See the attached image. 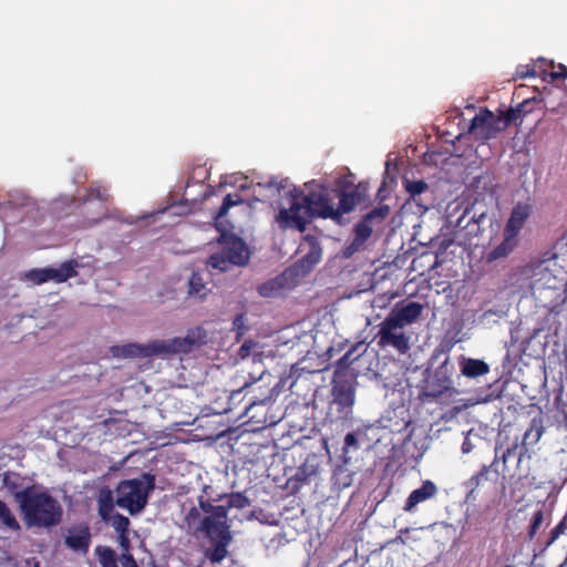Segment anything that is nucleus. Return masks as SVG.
Instances as JSON below:
<instances>
[{"instance_id": "8", "label": "nucleus", "mask_w": 567, "mask_h": 567, "mask_svg": "<svg viewBox=\"0 0 567 567\" xmlns=\"http://www.w3.org/2000/svg\"><path fill=\"white\" fill-rule=\"evenodd\" d=\"M110 197L109 189L104 186L92 185L86 189L79 205L80 214L84 218L81 227H91L106 217Z\"/></svg>"}, {"instance_id": "9", "label": "nucleus", "mask_w": 567, "mask_h": 567, "mask_svg": "<svg viewBox=\"0 0 567 567\" xmlns=\"http://www.w3.org/2000/svg\"><path fill=\"white\" fill-rule=\"evenodd\" d=\"M243 203L244 200L238 194H227L224 197L221 206L214 215L215 227L219 233L217 241L223 245L224 248H249L247 243L234 231V226L230 225V229H228V227L223 221V218L227 215L231 207Z\"/></svg>"}, {"instance_id": "30", "label": "nucleus", "mask_w": 567, "mask_h": 567, "mask_svg": "<svg viewBox=\"0 0 567 567\" xmlns=\"http://www.w3.org/2000/svg\"><path fill=\"white\" fill-rule=\"evenodd\" d=\"M353 482V473L346 465H338L333 470L331 483L334 489L342 491Z\"/></svg>"}, {"instance_id": "44", "label": "nucleus", "mask_w": 567, "mask_h": 567, "mask_svg": "<svg viewBox=\"0 0 567 567\" xmlns=\"http://www.w3.org/2000/svg\"><path fill=\"white\" fill-rule=\"evenodd\" d=\"M247 318L245 313H238L233 320V330L236 332L237 339L239 340L249 330L247 326Z\"/></svg>"}, {"instance_id": "29", "label": "nucleus", "mask_w": 567, "mask_h": 567, "mask_svg": "<svg viewBox=\"0 0 567 567\" xmlns=\"http://www.w3.org/2000/svg\"><path fill=\"white\" fill-rule=\"evenodd\" d=\"M99 515L104 522H109L114 511L113 493L110 488H102L97 497Z\"/></svg>"}, {"instance_id": "19", "label": "nucleus", "mask_w": 567, "mask_h": 567, "mask_svg": "<svg viewBox=\"0 0 567 567\" xmlns=\"http://www.w3.org/2000/svg\"><path fill=\"white\" fill-rule=\"evenodd\" d=\"M529 216V208L526 205L518 204L511 213V216L504 228V243L497 248H506V245L517 237Z\"/></svg>"}, {"instance_id": "55", "label": "nucleus", "mask_w": 567, "mask_h": 567, "mask_svg": "<svg viewBox=\"0 0 567 567\" xmlns=\"http://www.w3.org/2000/svg\"><path fill=\"white\" fill-rule=\"evenodd\" d=\"M457 245H462L461 241H457L456 243ZM480 244L478 243H472L471 240L466 244V243H463V248H478Z\"/></svg>"}, {"instance_id": "21", "label": "nucleus", "mask_w": 567, "mask_h": 567, "mask_svg": "<svg viewBox=\"0 0 567 567\" xmlns=\"http://www.w3.org/2000/svg\"><path fill=\"white\" fill-rule=\"evenodd\" d=\"M423 312V306L416 301H410L406 305H395L394 309L389 313V318L396 321L402 328L415 322Z\"/></svg>"}, {"instance_id": "64", "label": "nucleus", "mask_w": 567, "mask_h": 567, "mask_svg": "<svg viewBox=\"0 0 567 567\" xmlns=\"http://www.w3.org/2000/svg\"><path fill=\"white\" fill-rule=\"evenodd\" d=\"M563 565H567V554H566V557H565V559L563 561Z\"/></svg>"}, {"instance_id": "23", "label": "nucleus", "mask_w": 567, "mask_h": 567, "mask_svg": "<svg viewBox=\"0 0 567 567\" xmlns=\"http://www.w3.org/2000/svg\"><path fill=\"white\" fill-rule=\"evenodd\" d=\"M437 494V486L430 480L423 482L421 487L414 489L405 501L403 511L411 513L421 503L433 498Z\"/></svg>"}, {"instance_id": "14", "label": "nucleus", "mask_w": 567, "mask_h": 567, "mask_svg": "<svg viewBox=\"0 0 567 567\" xmlns=\"http://www.w3.org/2000/svg\"><path fill=\"white\" fill-rule=\"evenodd\" d=\"M207 342V331L202 327H195L187 330L185 337H176L168 340H162L164 354L172 355L177 353H188L195 347Z\"/></svg>"}, {"instance_id": "27", "label": "nucleus", "mask_w": 567, "mask_h": 567, "mask_svg": "<svg viewBox=\"0 0 567 567\" xmlns=\"http://www.w3.org/2000/svg\"><path fill=\"white\" fill-rule=\"evenodd\" d=\"M546 64L545 59H539L535 64L518 65L515 72L516 79H526L540 76L544 80L547 79V69L544 68Z\"/></svg>"}, {"instance_id": "38", "label": "nucleus", "mask_w": 567, "mask_h": 567, "mask_svg": "<svg viewBox=\"0 0 567 567\" xmlns=\"http://www.w3.org/2000/svg\"><path fill=\"white\" fill-rule=\"evenodd\" d=\"M544 523V506L540 505L537 507V509L533 513L530 524L528 526L527 530V537L529 540H533L540 528V526Z\"/></svg>"}, {"instance_id": "11", "label": "nucleus", "mask_w": 567, "mask_h": 567, "mask_svg": "<svg viewBox=\"0 0 567 567\" xmlns=\"http://www.w3.org/2000/svg\"><path fill=\"white\" fill-rule=\"evenodd\" d=\"M274 390L267 389L261 396L254 394L249 398L244 410V415L248 419V422L258 427L271 426L278 422L277 416L270 414V409L274 405Z\"/></svg>"}, {"instance_id": "16", "label": "nucleus", "mask_w": 567, "mask_h": 567, "mask_svg": "<svg viewBox=\"0 0 567 567\" xmlns=\"http://www.w3.org/2000/svg\"><path fill=\"white\" fill-rule=\"evenodd\" d=\"M111 352L116 358H150L165 357L162 340H153L146 344L127 343L113 346Z\"/></svg>"}, {"instance_id": "59", "label": "nucleus", "mask_w": 567, "mask_h": 567, "mask_svg": "<svg viewBox=\"0 0 567 567\" xmlns=\"http://www.w3.org/2000/svg\"><path fill=\"white\" fill-rule=\"evenodd\" d=\"M355 250H343V254H342V257L348 259V258H351L353 256Z\"/></svg>"}, {"instance_id": "32", "label": "nucleus", "mask_w": 567, "mask_h": 567, "mask_svg": "<svg viewBox=\"0 0 567 567\" xmlns=\"http://www.w3.org/2000/svg\"><path fill=\"white\" fill-rule=\"evenodd\" d=\"M109 522H111L113 528L120 534L122 546L128 548L126 534L130 526V519L120 513H113L111 514Z\"/></svg>"}, {"instance_id": "10", "label": "nucleus", "mask_w": 567, "mask_h": 567, "mask_svg": "<svg viewBox=\"0 0 567 567\" xmlns=\"http://www.w3.org/2000/svg\"><path fill=\"white\" fill-rule=\"evenodd\" d=\"M378 327L374 340L379 348H392L400 354H405L410 350V337L396 321L386 317Z\"/></svg>"}, {"instance_id": "60", "label": "nucleus", "mask_w": 567, "mask_h": 567, "mask_svg": "<svg viewBox=\"0 0 567 567\" xmlns=\"http://www.w3.org/2000/svg\"><path fill=\"white\" fill-rule=\"evenodd\" d=\"M249 349V347H247V343L245 342L241 347H240V353L244 355V352H247Z\"/></svg>"}, {"instance_id": "57", "label": "nucleus", "mask_w": 567, "mask_h": 567, "mask_svg": "<svg viewBox=\"0 0 567 567\" xmlns=\"http://www.w3.org/2000/svg\"><path fill=\"white\" fill-rule=\"evenodd\" d=\"M557 245H559L561 248H564V247L567 248V230L564 234V236L559 239Z\"/></svg>"}, {"instance_id": "37", "label": "nucleus", "mask_w": 567, "mask_h": 567, "mask_svg": "<svg viewBox=\"0 0 567 567\" xmlns=\"http://www.w3.org/2000/svg\"><path fill=\"white\" fill-rule=\"evenodd\" d=\"M320 471V462L317 455H309L305 463L299 468V474L303 475V478L317 475Z\"/></svg>"}, {"instance_id": "52", "label": "nucleus", "mask_w": 567, "mask_h": 567, "mask_svg": "<svg viewBox=\"0 0 567 567\" xmlns=\"http://www.w3.org/2000/svg\"><path fill=\"white\" fill-rule=\"evenodd\" d=\"M472 450H473V444L471 443L468 437H465V440L462 444V452L470 453Z\"/></svg>"}, {"instance_id": "33", "label": "nucleus", "mask_w": 567, "mask_h": 567, "mask_svg": "<svg viewBox=\"0 0 567 567\" xmlns=\"http://www.w3.org/2000/svg\"><path fill=\"white\" fill-rule=\"evenodd\" d=\"M404 188L409 195L408 198H415V197L424 196V195H426V193L432 192L429 184L425 183L423 179H419V181L404 179Z\"/></svg>"}, {"instance_id": "36", "label": "nucleus", "mask_w": 567, "mask_h": 567, "mask_svg": "<svg viewBox=\"0 0 567 567\" xmlns=\"http://www.w3.org/2000/svg\"><path fill=\"white\" fill-rule=\"evenodd\" d=\"M0 523L12 530H19L20 525L7 504L0 499Z\"/></svg>"}, {"instance_id": "54", "label": "nucleus", "mask_w": 567, "mask_h": 567, "mask_svg": "<svg viewBox=\"0 0 567 567\" xmlns=\"http://www.w3.org/2000/svg\"><path fill=\"white\" fill-rule=\"evenodd\" d=\"M446 250H424L423 254L421 255V257L427 255L429 252H432L435 256V258L437 259Z\"/></svg>"}, {"instance_id": "13", "label": "nucleus", "mask_w": 567, "mask_h": 567, "mask_svg": "<svg viewBox=\"0 0 567 567\" xmlns=\"http://www.w3.org/2000/svg\"><path fill=\"white\" fill-rule=\"evenodd\" d=\"M452 391L453 386L449 361L445 360L435 369L434 373L425 380V385L421 391V398L425 401H434L443 394L451 393Z\"/></svg>"}, {"instance_id": "24", "label": "nucleus", "mask_w": 567, "mask_h": 567, "mask_svg": "<svg viewBox=\"0 0 567 567\" xmlns=\"http://www.w3.org/2000/svg\"><path fill=\"white\" fill-rule=\"evenodd\" d=\"M497 463V457L494 458L491 465H483L482 468L471 476L466 482H464V487L466 488V501H476V492L484 487L485 483L489 481V474L492 472V467Z\"/></svg>"}, {"instance_id": "31", "label": "nucleus", "mask_w": 567, "mask_h": 567, "mask_svg": "<svg viewBox=\"0 0 567 567\" xmlns=\"http://www.w3.org/2000/svg\"><path fill=\"white\" fill-rule=\"evenodd\" d=\"M22 218V208L8 200L0 203V219L4 224H14Z\"/></svg>"}, {"instance_id": "17", "label": "nucleus", "mask_w": 567, "mask_h": 567, "mask_svg": "<svg viewBox=\"0 0 567 567\" xmlns=\"http://www.w3.org/2000/svg\"><path fill=\"white\" fill-rule=\"evenodd\" d=\"M544 433V426L540 419H533L530 422L529 427L525 431L522 444L520 446L515 443L512 447H508L502 455L503 463H506L507 460L516 454V451L519 449L518 452V460L520 461L522 457L527 453L528 446H533L540 440L542 435Z\"/></svg>"}, {"instance_id": "26", "label": "nucleus", "mask_w": 567, "mask_h": 567, "mask_svg": "<svg viewBox=\"0 0 567 567\" xmlns=\"http://www.w3.org/2000/svg\"><path fill=\"white\" fill-rule=\"evenodd\" d=\"M461 373L468 379H476L489 372V365L481 360L462 357L460 360Z\"/></svg>"}, {"instance_id": "7", "label": "nucleus", "mask_w": 567, "mask_h": 567, "mask_svg": "<svg viewBox=\"0 0 567 567\" xmlns=\"http://www.w3.org/2000/svg\"><path fill=\"white\" fill-rule=\"evenodd\" d=\"M155 487V477L143 474V478L121 481L116 487L115 504L128 511L131 515L140 513L147 504L148 493Z\"/></svg>"}, {"instance_id": "56", "label": "nucleus", "mask_w": 567, "mask_h": 567, "mask_svg": "<svg viewBox=\"0 0 567 567\" xmlns=\"http://www.w3.org/2000/svg\"><path fill=\"white\" fill-rule=\"evenodd\" d=\"M269 187H275L277 188L278 190L280 188H285V186L282 185V182H276L275 179H271L269 183H268Z\"/></svg>"}, {"instance_id": "45", "label": "nucleus", "mask_w": 567, "mask_h": 567, "mask_svg": "<svg viewBox=\"0 0 567 567\" xmlns=\"http://www.w3.org/2000/svg\"><path fill=\"white\" fill-rule=\"evenodd\" d=\"M373 225L363 217L361 221L355 225V235L361 240L368 239L373 233Z\"/></svg>"}, {"instance_id": "47", "label": "nucleus", "mask_w": 567, "mask_h": 567, "mask_svg": "<svg viewBox=\"0 0 567 567\" xmlns=\"http://www.w3.org/2000/svg\"><path fill=\"white\" fill-rule=\"evenodd\" d=\"M337 185H338V187L336 189H347V190L353 189V186H355L354 182H353V175L349 174V175L340 177L338 179Z\"/></svg>"}, {"instance_id": "20", "label": "nucleus", "mask_w": 567, "mask_h": 567, "mask_svg": "<svg viewBox=\"0 0 567 567\" xmlns=\"http://www.w3.org/2000/svg\"><path fill=\"white\" fill-rule=\"evenodd\" d=\"M334 200L338 199V218H342L344 214L352 212L357 205L363 199V192L361 190V184L353 186V189H333Z\"/></svg>"}, {"instance_id": "58", "label": "nucleus", "mask_w": 567, "mask_h": 567, "mask_svg": "<svg viewBox=\"0 0 567 567\" xmlns=\"http://www.w3.org/2000/svg\"><path fill=\"white\" fill-rule=\"evenodd\" d=\"M454 244V240H442L441 244H440V248H449L451 245Z\"/></svg>"}, {"instance_id": "53", "label": "nucleus", "mask_w": 567, "mask_h": 567, "mask_svg": "<svg viewBox=\"0 0 567 567\" xmlns=\"http://www.w3.org/2000/svg\"><path fill=\"white\" fill-rule=\"evenodd\" d=\"M3 482H4V485H6L8 488H10V489H13V488H16V487L18 486V484H17L16 482L11 481V478H10V476H9V475H6V476H4Z\"/></svg>"}, {"instance_id": "51", "label": "nucleus", "mask_w": 567, "mask_h": 567, "mask_svg": "<svg viewBox=\"0 0 567 567\" xmlns=\"http://www.w3.org/2000/svg\"><path fill=\"white\" fill-rule=\"evenodd\" d=\"M249 388H250V384L246 383L243 388L233 391L230 396H229L230 401L234 403L236 400H239V396H240L241 392L244 390H246V389H249Z\"/></svg>"}, {"instance_id": "41", "label": "nucleus", "mask_w": 567, "mask_h": 567, "mask_svg": "<svg viewBox=\"0 0 567 567\" xmlns=\"http://www.w3.org/2000/svg\"><path fill=\"white\" fill-rule=\"evenodd\" d=\"M250 505L248 497H246L243 493H231L227 498V506L229 508H238L243 509Z\"/></svg>"}, {"instance_id": "6", "label": "nucleus", "mask_w": 567, "mask_h": 567, "mask_svg": "<svg viewBox=\"0 0 567 567\" xmlns=\"http://www.w3.org/2000/svg\"><path fill=\"white\" fill-rule=\"evenodd\" d=\"M228 506L215 505L212 515L203 517L196 532L204 533L212 542V548L206 550V557L213 563H221L228 555L231 534L227 523Z\"/></svg>"}, {"instance_id": "46", "label": "nucleus", "mask_w": 567, "mask_h": 567, "mask_svg": "<svg viewBox=\"0 0 567 567\" xmlns=\"http://www.w3.org/2000/svg\"><path fill=\"white\" fill-rule=\"evenodd\" d=\"M200 509L197 507H192L185 516V523L189 528H194L196 530L197 526H200Z\"/></svg>"}, {"instance_id": "15", "label": "nucleus", "mask_w": 567, "mask_h": 567, "mask_svg": "<svg viewBox=\"0 0 567 567\" xmlns=\"http://www.w3.org/2000/svg\"><path fill=\"white\" fill-rule=\"evenodd\" d=\"M487 212L484 200L475 199L471 206L465 207L462 216L457 219L456 227L465 230V236H477L487 218Z\"/></svg>"}, {"instance_id": "62", "label": "nucleus", "mask_w": 567, "mask_h": 567, "mask_svg": "<svg viewBox=\"0 0 567 567\" xmlns=\"http://www.w3.org/2000/svg\"><path fill=\"white\" fill-rule=\"evenodd\" d=\"M545 256H547L548 258H555V257H557V255H556V254H553L551 256H549L548 254H545Z\"/></svg>"}, {"instance_id": "40", "label": "nucleus", "mask_w": 567, "mask_h": 567, "mask_svg": "<svg viewBox=\"0 0 567 567\" xmlns=\"http://www.w3.org/2000/svg\"><path fill=\"white\" fill-rule=\"evenodd\" d=\"M567 535V514L563 519L550 530L549 537L545 544V548L553 545L560 536Z\"/></svg>"}, {"instance_id": "3", "label": "nucleus", "mask_w": 567, "mask_h": 567, "mask_svg": "<svg viewBox=\"0 0 567 567\" xmlns=\"http://www.w3.org/2000/svg\"><path fill=\"white\" fill-rule=\"evenodd\" d=\"M23 520L28 526L51 527L61 522L62 507L47 491L35 485L14 493Z\"/></svg>"}, {"instance_id": "39", "label": "nucleus", "mask_w": 567, "mask_h": 567, "mask_svg": "<svg viewBox=\"0 0 567 567\" xmlns=\"http://www.w3.org/2000/svg\"><path fill=\"white\" fill-rule=\"evenodd\" d=\"M43 272H44V267L43 268H33V269H30L29 271H25L22 275L21 279L27 282H30L33 286H39V285L47 282L45 275H43Z\"/></svg>"}, {"instance_id": "22", "label": "nucleus", "mask_w": 567, "mask_h": 567, "mask_svg": "<svg viewBox=\"0 0 567 567\" xmlns=\"http://www.w3.org/2000/svg\"><path fill=\"white\" fill-rule=\"evenodd\" d=\"M227 256L215 254L210 257L213 268L226 271L230 265L245 266L248 264L251 250H225Z\"/></svg>"}, {"instance_id": "35", "label": "nucleus", "mask_w": 567, "mask_h": 567, "mask_svg": "<svg viewBox=\"0 0 567 567\" xmlns=\"http://www.w3.org/2000/svg\"><path fill=\"white\" fill-rule=\"evenodd\" d=\"M390 214V207L388 205H379L378 207L373 208L371 212H369L367 215H364V218L367 221L371 223L373 226L381 225L384 219Z\"/></svg>"}, {"instance_id": "50", "label": "nucleus", "mask_w": 567, "mask_h": 567, "mask_svg": "<svg viewBox=\"0 0 567 567\" xmlns=\"http://www.w3.org/2000/svg\"><path fill=\"white\" fill-rule=\"evenodd\" d=\"M199 509L203 511L206 514L212 515L214 511V506L209 501H205L203 497H199L198 499Z\"/></svg>"}, {"instance_id": "63", "label": "nucleus", "mask_w": 567, "mask_h": 567, "mask_svg": "<svg viewBox=\"0 0 567 567\" xmlns=\"http://www.w3.org/2000/svg\"><path fill=\"white\" fill-rule=\"evenodd\" d=\"M414 264H415V259L412 260V265H411L412 269H415Z\"/></svg>"}, {"instance_id": "18", "label": "nucleus", "mask_w": 567, "mask_h": 567, "mask_svg": "<svg viewBox=\"0 0 567 567\" xmlns=\"http://www.w3.org/2000/svg\"><path fill=\"white\" fill-rule=\"evenodd\" d=\"M118 557L116 551L109 546H96L94 554L101 567H138L134 556L124 547Z\"/></svg>"}, {"instance_id": "25", "label": "nucleus", "mask_w": 567, "mask_h": 567, "mask_svg": "<svg viewBox=\"0 0 567 567\" xmlns=\"http://www.w3.org/2000/svg\"><path fill=\"white\" fill-rule=\"evenodd\" d=\"M64 543L72 550L86 554L91 544V533L87 527L72 528L68 532Z\"/></svg>"}, {"instance_id": "1", "label": "nucleus", "mask_w": 567, "mask_h": 567, "mask_svg": "<svg viewBox=\"0 0 567 567\" xmlns=\"http://www.w3.org/2000/svg\"><path fill=\"white\" fill-rule=\"evenodd\" d=\"M289 208L279 210L278 219L305 231L312 218H330L339 221L333 189L318 186L307 194L297 188L288 192Z\"/></svg>"}, {"instance_id": "43", "label": "nucleus", "mask_w": 567, "mask_h": 567, "mask_svg": "<svg viewBox=\"0 0 567 567\" xmlns=\"http://www.w3.org/2000/svg\"><path fill=\"white\" fill-rule=\"evenodd\" d=\"M547 69V78H550V81L564 80L567 78V68L564 64L558 65V70L555 71L554 62H549L544 65Z\"/></svg>"}, {"instance_id": "48", "label": "nucleus", "mask_w": 567, "mask_h": 567, "mask_svg": "<svg viewBox=\"0 0 567 567\" xmlns=\"http://www.w3.org/2000/svg\"><path fill=\"white\" fill-rule=\"evenodd\" d=\"M415 250H404L402 255H398L394 259H393V265L396 267V268H403L406 264V261L413 256V252Z\"/></svg>"}, {"instance_id": "12", "label": "nucleus", "mask_w": 567, "mask_h": 567, "mask_svg": "<svg viewBox=\"0 0 567 567\" xmlns=\"http://www.w3.org/2000/svg\"><path fill=\"white\" fill-rule=\"evenodd\" d=\"M96 259L93 256H82L63 261L59 267H44L45 281L55 284L65 282L68 279L79 276L80 269L92 271Z\"/></svg>"}, {"instance_id": "42", "label": "nucleus", "mask_w": 567, "mask_h": 567, "mask_svg": "<svg viewBox=\"0 0 567 567\" xmlns=\"http://www.w3.org/2000/svg\"><path fill=\"white\" fill-rule=\"evenodd\" d=\"M359 449V440L354 433H348L344 437V445L342 449V457L344 463L349 462V452L357 451Z\"/></svg>"}, {"instance_id": "4", "label": "nucleus", "mask_w": 567, "mask_h": 567, "mask_svg": "<svg viewBox=\"0 0 567 567\" xmlns=\"http://www.w3.org/2000/svg\"><path fill=\"white\" fill-rule=\"evenodd\" d=\"M530 100L518 103L516 107H511L506 112H499L498 115L488 109H481L472 118L470 124V133L476 141L487 142L495 138L501 132L505 131L513 122L523 118L532 109Z\"/></svg>"}, {"instance_id": "34", "label": "nucleus", "mask_w": 567, "mask_h": 567, "mask_svg": "<svg viewBox=\"0 0 567 567\" xmlns=\"http://www.w3.org/2000/svg\"><path fill=\"white\" fill-rule=\"evenodd\" d=\"M188 295L204 298L206 295V287L202 276L198 272H193L188 281Z\"/></svg>"}, {"instance_id": "61", "label": "nucleus", "mask_w": 567, "mask_h": 567, "mask_svg": "<svg viewBox=\"0 0 567 567\" xmlns=\"http://www.w3.org/2000/svg\"><path fill=\"white\" fill-rule=\"evenodd\" d=\"M161 214H163V212H161ZM158 215H159V213L152 214V215L147 216V218H153V219H155V218H157V217H158Z\"/></svg>"}, {"instance_id": "49", "label": "nucleus", "mask_w": 567, "mask_h": 567, "mask_svg": "<svg viewBox=\"0 0 567 567\" xmlns=\"http://www.w3.org/2000/svg\"><path fill=\"white\" fill-rule=\"evenodd\" d=\"M511 250H489L488 255L486 256L487 261H494L501 257H506Z\"/></svg>"}, {"instance_id": "2", "label": "nucleus", "mask_w": 567, "mask_h": 567, "mask_svg": "<svg viewBox=\"0 0 567 567\" xmlns=\"http://www.w3.org/2000/svg\"><path fill=\"white\" fill-rule=\"evenodd\" d=\"M351 351H348L337 363L332 378L331 400L328 403L323 424H344L352 419L355 402V374L349 369Z\"/></svg>"}, {"instance_id": "28", "label": "nucleus", "mask_w": 567, "mask_h": 567, "mask_svg": "<svg viewBox=\"0 0 567 567\" xmlns=\"http://www.w3.org/2000/svg\"><path fill=\"white\" fill-rule=\"evenodd\" d=\"M434 206V194L433 190L426 193L424 196L408 198L404 207L413 210L414 214L423 216L431 207Z\"/></svg>"}, {"instance_id": "5", "label": "nucleus", "mask_w": 567, "mask_h": 567, "mask_svg": "<svg viewBox=\"0 0 567 567\" xmlns=\"http://www.w3.org/2000/svg\"><path fill=\"white\" fill-rule=\"evenodd\" d=\"M321 250H309L277 277L257 286V292L264 298H274L295 288L321 261Z\"/></svg>"}]
</instances>
